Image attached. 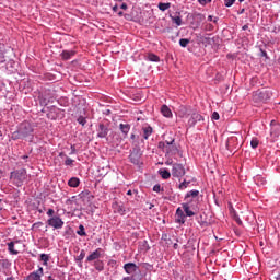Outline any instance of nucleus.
<instances>
[{"label":"nucleus","instance_id":"f257e3e1","mask_svg":"<svg viewBox=\"0 0 280 280\" xmlns=\"http://www.w3.org/2000/svg\"><path fill=\"white\" fill-rule=\"evenodd\" d=\"M33 133L34 127L32 124L24 121L19 126V129L12 133L11 139L14 141L18 139H26V137H32Z\"/></svg>","mask_w":280,"mask_h":280},{"label":"nucleus","instance_id":"f03ea898","mask_svg":"<svg viewBox=\"0 0 280 280\" xmlns=\"http://www.w3.org/2000/svg\"><path fill=\"white\" fill-rule=\"evenodd\" d=\"M141 156H143V152L141 147H139V141H133L129 160L133 165H141Z\"/></svg>","mask_w":280,"mask_h":280},{"label":"nucleus","instance_id":"7ed1b4c3","mask_svg":"<svg viewBox=\"0 0 280 280\" xmlns=\"http://www.w3.org/2000/svg\"><path fill=\"white\" fill-rule=\"evenodd\" d=\"M10 178L16 187H21L27 180V171L25 168L13 171Z\"/></svg>","mask_w":280,"mask_h":280},{"label":"nucleus","instance_id":"20e7f679","mask_svg":"<svg viewBox=\"0 0 280 280\" xmlns=\"http://www.w3.org/2000/svg\"><path fill=\"white\" fill-rule=\"evenodd\" d=\"M270 97H272V92L266 89L258 90L253 94L254 102H267Z\"/></svg>","mask_w":280,"mask_h":280},{"label":"nucleus","instance_id":"39448f33","mask_svg":"<svg viewBox=\"0 0 280 280\" xmlns=\"http://www.w3.org/2000/svg\"><path fill=\"white\" fill-rule=\"evenodd\" d=\"M124 270L127 272V275H141V269H139V266L135 262H127L124 265Z\"/></svg>","mask_w":280,"mask_h":280},{"label":"nucleus","instance_id":"423d86ee","mask_svg":"<svg viewBox=\"0 0 280 280\" xmlns=\"http://www.w3.org/2000/svg\"><path fill=\"white\" fill-rule=\"evenodd\" d=\"M185 174V166L183 164L175 163L172 168V176L175 178H180Z\"/></svg>","mask_w":280,"mask_h":280},{"label":"nucleus","instance_id":"0eeeda50","mask_svg":"<svg viewBox=\"0 0 280 280\" xmlns=\"http://www.w3.org/2000/svg\"><path fill=\"white\" fill-rule=\"evenodd\" d=\"M48 226H52V229H62L65 226V222L60 217H52L47 221Z\"/></svg>","mask_w":280,"mask_h":280},{"label":"nucleus","instance_id":"6e6552de","mask_svg":"<svg viewBox=\"0 0 280 280\" xmlns=\"http://www.w3.org/2000/svg\"><path fill=\"white\" fill-rule=\"evenodd\" d=\"M177 115L182 119H184L185 117H189V115H191V107L185 106V105H179L177 108Z\"/></svg>","mask_w":280,"mask_h":280},{"label":"nucleus","instance_id":"1a4fd4ad","mask_svg":"<svg viewBox=\"0 0 280 280\" xmlns=\"http://www.w3.org/2000/svg\"><path fill=\"white\" fill-rule=\"evenodd\" d=\"M190 118L188 119V126L192 128L195 124H198V121H202L205 118H202V115L198 113H190Z\"/></svg>","mask_w":280,"mask_h":280},{"label":"nucleus","instance_id":"9d476101","mask_svg":"<svg viewBox=\"0 0 280 280\" xmlns=\"http://www.w3.org/2000/svg\"><path fill=\"white\" fill-rule=\"evenodd\" d=\"M97 137L100 139H106L108 137V126L101 122L97 128Z\"/></svg>","mask_w":280,"mask_h":280},{"label":"nucleus","instance_id":"9b49d317","mask_svg":"<svg viewBox=\"0 0 280 280\" xmlns=\"http://www.w3.org/2000/svg\"><path fill=\"white\" fill-rule=\"evenodd\" d=\"M8 58H10L9 50L5 48V45L0 44V62H5Z\"/></svg>","mask_w":280,"mask_h":280},{"label":"nucleus","instance_id":"f8f14e48","mask_svg":"<svg viewBox=\"0 0 280 280\" xmlns=\"http://www.w3.org/2000/svg\"><path fill=\"white\" fill-rule=\"evenodd\" d=\"M43 267H39L37 271L32 272L26 280H42L40 277H43Z\"/></svg>","mask_w":280,"mask_h":280},{"label":"nucleus","instance_id":"ddd939ff","mask_svg":"<svg viewBox=\"0 0 280 280\" xmlns=\"http://www.w3.org/2000/svg\"><path fill=\"white\" fill-rule=\"evenodd\" d=\"M178 152V148L174 144V139L170 141L166 145V154H176Z\"/></svg>","mask_w":280,"mask_h":280},{"label":"nucleus","instance_id":"4468645a","mask_svg":"<svg viewBox=\"0 0 280 280\" xmlns=\"http://www.w3.org/2000/svg\"><path fill=\"white\" fill-rule=\"evenodd\" d=\"M185 212L183 211V209L177 208L176 210V222H178L179 224H185Z\"/></svg>","mask_w":280,"mask_h":280},{"label":"nucleus","instance_id":"2eb2a0df","mask_svg":"<svg viewBox=\"0 0 280 280\" xmlns=\"http://www.w3.org/2000/svg\"><path fill=\"white\" fill-rule=\"evenodd\" d=\"M101 250L102 249H96L91 255H89L88 258H86V261H95V259H100V257L102 255Z\"/></svg>","mask_w":280,"mask_h":280},{"label":"nucleus","instance_id":"dca6fc26","mask_svg":"<svg viewBox=\"0 0 280 280\" xmlns=\"http://www.w3.org/2000/svg\"><path fill=\"white\" fill-rule=\"evenodd\" d=\"M71 56H75V51L73 50H63L61 54V58L63 60H69L71 58Z\"/></svg>","mask_w":280,"mask_h":280},{"label":"nucleus","instance_id":"f3484780","mask_svg":"<svg viewBox=\"0 0 280 280\" xmlns=\"http://www.w3.org/2000/svg\"><path fill=\"white\" fill-rule=\"evenodd\" d=\"M161 113L164 117H172V109H170V107H167V105H163L161 107Z\"/></svg>","mask_w":280,"mask_h":280},{"label":"nucleus","instance_id":"a211bd4d","mask_svg":"<svg viewBox=\"0 0 280 280\" xmlns=\"http://www.w3.org/2000/svg\"><path fill=\"white\" fill-rule=\"evenodd\" d=\"M182 207L188 218H192V215H196V213H194V211L189 209V203H183Z\"/></svg>","mask_w":280,"mask_h":280},{"label":"nucleus","instance_id":"6ab92c4d","mask_svg":"<svg viewBox=\"0 0 280 280\" xmlns=\"http://www.w3.org/2000/svg\"><path fill=\"white\" fill-rule=\"evenodd\" d=\"M119 128H120L122 135H125V137H126V135H128V132H130V125H128V124H120Z\"/></svg>","mask_w":280,"mask_h":280},{"label":"nucleus","instance_id":"aec40b11","mask_svg":"<svg viewBox=\"0 0 280 280\" xmlns=\"http://www.w3.org/2000/svg\"><path fill=\"white\" fill-rule=\"evenodd\" d=\"M69 187H78L80 185V179L77 177H72L68 182Z\"/></svg>","mask_w":280,"mask_h":280},{"label":"nucleus","instance_id":"412c9836","mask_svg":"<svg viewBox=\"0 0 280 280\" xmlns=\"http://www.w3.org/2000/svg\"><path fill=\"white\" fill-rule=\"evenodd\" d=\"M159 174L162 178H164V180H167L172 176V174L167 170H160Z\"/></svg>","mask_w":280,"mask_h":280},{"label":"nucleus","instance_id":"4be33fe9","mask_svg":"<svg viewBox=\"0 0 280 280\" xmlns=\"http://www.w3.org/2000/svg\"><path fill=\"white\" fill-rule=\"evenodd\" d=\"M148 60H150V62H159L161 60V58H159V56H156L155 54L150 52L147 56Z\"/></svg>","mask_w":280,"mask_h":280},{"label":"nucleus","instance_id":"5701e85b","mask_svg":"<svg viewBox=\"0 0 280 280\" xmlns=\"http://www.w3.org/2000/svg\"><path fill=\"white\" fill-rule=\"evenodd\" d=\"M199 194L200 191L198 190H190L189 192L186 194L185 200H187V198H197Z\"/></svg>","mask_w":280,"mask_h":280},{"label":"nucleus","instance_id":"b1692460","mask_svg":"<svg viewBox=\"0 0 280 280\" xmlns=\"http://www.w3.org/2000/svg\"><path fill=\"white\" fill-rule=\"evenodd\" d=\"M8 248L11 255H19V250L14 249V242L8 243Z\"/></svg>","mask_w":280,"mask_h":280},{"label":"nucleus","instance_id":"393cba45","mask_svg":"<svg viewBox=\"0 0 280 280\" xmlns=\"http://www.w3.org/2000/svg\"><path fill=\"white\" fill-rule=\"evenodd\" d=\"M150 135H152V127H144L143 128V138L149 139Z\"/></svg>","mask_w":280,"mask_h":280},{"label":"nucleus","instance_id":"a878e982","mask_svg":"<svg viewBox=\"0 0 280 280\" xmlns=\"http://www.w3.org/2000/svg\"><path fill=\"white\" fill-rule=\"evenodd\" d=\"M143 279V276L142 275H132L130 277H125L124 279L121 280H142Z\"/></svg>","mask_w":280,"mask_h":280},{"label":"nucleus","instance_id":"bb28decb","mask_svg":"<svg viewBox=\"0 0 280 280\" xmlns=\"http://www.w3.org/2000/svg\"><path fill=\"white\" fill-rule=\"evenodd\" d=\"M171 5H172L171 3H163V2H161L159 4V10H161L162 12H165V10H170Z\"/></svg>","mask_w":280,"mask_h":280},{"label":"nucleus","instance_id":"cd10ccee","mask_svg":"<svg viewBox=\"0 0 280 280\" xmlns=\"http://www.w3.org/2000/svg\"><path fill=\"white\" fill-rule=\"evenodd\" d=\"M77 233H78L81 237H86V231L84 230V225L80 224V225H79V231H77Z\"/></svg>","mask_w":280,"mask_h":280},{"label":"nucleus","instance_id":"c85d7f7f","mask_svg":"<svg viewBox=\"0 0 280 280\" xmlns=\"http://www.w3.org/2000/svg\"><path fill=\"white\" fill-rule=\"evenodd\" d=\"M173 23H176L178 26L183 25V20L180 16H172Z\"/></svg>","mask_w":280,"mask_h":280},{"label":"nucleus","instance_id":"c756f323","mask_svg":"<svg viewBox=\"0 0 280 280\" xmlns=\"http://www.w3.org/2000/svg\"><path fill=\"white\" fill-rule=\"evenodd\" d=\"M40 260L44 261V266H47V261H49V256L47 254H42Z\"/></svg>","mask_w":280,"mask_h":280},{"label":"nucleus","instance_id":"7c9ffc66","mask_svg":"<svg viewBox=\"0 0 280 280\" xmlns=\"http://www.w3.org/2000/svg\"><path fill=\"white\" fill-rule=\"evenodd\" d=\"M235 141H237V138L236 137H232L228 140V150L231 148V145H233V143H235Z\"/></svg>","mask_w":280,"mask_h":280},{"label":"nucleus","instance_id":"2f4dec72","mask_svg":"<svg viewBox=\"0 0 280 280\" xmlns=\"http://www.w3.org/2000/svg\"><path fill=\"white\" fill-rule=\"evenodd\" d=\"M189 39H187V38H182L180 40H179V45H180V47H187V45H189Z\"/></svg>","mask_w":280,"mask_h":280},{"label":"nucleus","instance_id":"473e14b6","mask_svg":"<svg viewBox=\"0 0 280 280\" xmlns=\"http://www.w3.org/2000/svg\"><path fill=\"white\" fill-rule=\"evenodd\" d=\"M95 268L102 272V270H104V264L102 261H97L95 262Z\"/></svg>","mask_w":280,"mask_h":280},{"label":"nucleus","instance_id":"72a5a7b5","mask_svg":"<svg viewBox=\"0 0 280 280\" xmlns=\"http://www.w3.org/2000/svg\"><path fill=\"white\" fill-rule=\"evenodd\" d=\"M84 257H86V253L84 252V249H82L80 255L77 258V261H82V259H84Z\"/></svg>","mask_w":280,"mask_h":280},{"label":"nucleus","instance_id":"f704fd0d","mask_svg":"<svg viewBox=\"0 0 280 280\" xmlns=\"http://www.w3.org/2000/svg\"><path fill=\"white\" fill-rule=\"evenodd\" d=\"M78 124H80L81 126H85L86 125V118H84L83 116H80L78 118Z\"/></svg>","mask_w":280,"mask_h":280},{"label":"nucleus","instance_id":"c9c22d12","mask_svg":"<svg viewBox=\"0 0 280 280\" xmlns=\"http://www.w3.org/2000/svg\"><path fill=\"white\" fill-rule=\"evenodd\" d=\"M235 3V0H224L225 8H231Z\"/></svg>","mask_w":280,"mask_h":280},{"label":"nucleus","instance_id":"e433bc0d","mask_svg":"<svg viewBox=\"0 0 280 280\" xmlns=\"http://www.w3.org/2000/svg\"><path fill=\"white\" fill-rule=\"evenodd\" d=\"M250 145L255 150V148H257L259 145V140L253 139L252 142H250Z\"/></svg>","mask_w":280,"mask_h":280},{"label":"nucleus","instance_id":"4c0bfd02","mask_svg":"<svg viewBox=\"0 0 280 280\" xmlns=\"http://www.w3.org/2000/svg\"><path fill=\"white\" fill-rule=\"evenodd\" d=\"M188 185H189V182L184 180L182 184H179V189H187Z\"/></svg>","mask_w":280,"mask_h":280},{"label":"nucleus","instance_id":"58836bf2","mask_svg":"<svg viewBox=\"0 0 280 280\" xmlns=\"http://www.w3.org/2000/svg\"><path fill=\"white\" fill-rule=\"evenodd\" d=\"M117 212L120 213V215H124L126 213V209L124 208V206H118Z\"/></svg>","mask_w":280,"mask_h":280},{"label":"nucleus","instance_id":"ea45409f","mask_svg":"<svg viewBox=\"0 0 280 280\" xmlns=\"http://www.w3.org/2000/svg\"><path fill=\"white\" fill-rule=\"evenodd\" d=\"M162 240H165L167 246H172V238H167V234L163 235Z\"/></svg>","mask_w":280,"mask_h":280},{"label":"nucleus","instance_id":"a19ab883","mask_svg":"<svg viewBox=\"0 0 280 280\" xmlns=\"http://www.w3.org/2000/svg\"><path fill=\"white\" fill-rule=\"evenodd\" d=\"M65 165H73V160L70 158H67L65 161Z\"/></svg>","mask_w":280,"mask_h":280},{"label":"nucleus","instance_id":"79ce46f5","mask_svg":"<svg viewBox=\"0 0 280 280\" xmlns=\"http://www.w3.org/2000/svg\"><path fill=\"white\" fill-rule=\"evenodd\" d=\"M198 3H200V5H207V3H211V0H198Z\"/></svg>","mask_w":280,"mask_h":280},{"label":"nucleus","instance_id":"37998d69","mask_svg":"<svg viewBox=\"0 0 280 280\" xmlns=\"http://www.w3.org/2000/svg\"><path fill=\"white\" fill-rule=\"evenodd\" d=\"M159 148L162 149V150H164V152H166L167 145H165V142H160V143H159Z\"/></svg>","mask_w":280,"mask_h":280},{"label":"nucleus","instance_id":"c03bdc74","mask_svg":"<svg viewBox=\"0 0 280 280\" xmlns=\"http://www.w3.org/2000/svg\"><path fill=\"white\" fill-rule=\"evenodd\" d=\"M212 119H214V120L220 119V114H218V112H213Z\"/></svg>","mask_w":280,"mask_h":280},{"label":"nucleus","instance_id":"a18cd8bd","mask_svg":"<svg viewBox=\"0 0 280 280\" xmlns=\"http://www.w3.org/2000/svg\"><path fill=\"white\" fill-rule=\"evenodd\" d=\"M153 191H161V185L156 184L155 186H153Z\"/></svg>","mask_w":280,"mask_h":280},{"label":"nucleus","instance_id":"49530a36","mask_svg":"<svg viewBox=\"0 0 280 280\" xmlns=\"http://www.w3.org/2000/svg\"><path fill=\"white\" fill-rule=\"evenodd\" d=\"M195 19H198L199 21H203L205 20V15L202 14H196Z\"/></svg>","mask_w":280,"mask_h":280},{"label":"nucleus","instance_id":"de8ad7c7","mask_svg":"<svg viewBox=\"0 0 280 280\" xmlns=\"http://www.w3.org/2000/svg\"><path fill=\"white\" fill-rule=\"evenodd\" d=\"M54 213H55L54 209H49L47 211V215H49L50 218L54 215Z\"/></svg>","mask_w":280,"mask_h":280},{"label":"nucleus","instance_id":"09e8293b","mask_svg":"<svg viewBox=\"0 0 280 280\" xmlns=\"http://www.w3.org/2000/svg\"><path fill=\"white\" fill-rule=\"evenodd\" d=\"M120 8H121V10H128V4L122 3V4L120 5Z\"/></svg>","mask_w":280,"mask_h":280},{"label":"nucleus","instance_id":"8fccbe9b","mask_svg":"<svg viewBox=\"0 0 280 280\" xmlns=\"http://www.w3.org/2000/svg\"><path fill=\"white\" fill-rule=\"evenodd\" d=\"M260 51H261V56H262L264 58H267L268 54H267L264 49H260Z\"/></svg>","mask_w":280,"mask_h":280},{"label":"nucleus","instance_id":"3c124183","mask_svg":"<svg viewBox=\"0 0 280 280\" xmlns=\"http://www.w3.org/2000/svg\"><path fill=\"white\" fill-rule=\"evenodd\" d=\"M130 139H131L132 141H138V140H136V139H137V136H136L135 133H131Z\"/></svg>","mask_w":280,"mask_h":280},{"label":"nucleus","instance_id":"603ef678","mask_svg":"<svg viewBox=\"0 0 280 280\" xmlns=\"http://www.w3.org/2000/svg\"><path fill=\"white\" fill-rule=\"evenodd\" d=\"M119 10V7H117V4H115L114 7H113V12H117Z\"/></svg>","mask_w":280,"mask_h":280},{"label":"nucleus","instance_id":"864d4df0","mask_svg":"<svg viewBox=\"0 0 280 280\" xmlns=\"http://www.w3.org/2000/svg\"><path fill=\"white\" fill-rule=\"evenodd\" d=\"M173 248L176 250L178 248V243L173 244Z\"/></svg>","mask_w":280,"mask_h":280},{"label":"nucleus","instance_id":"5fc2aeb1","mask_svg":"<svg viewBox=\"0 0 280 280\" xmlns=\"http://www.w3.org/2000/svg\"><path fill=\"white\" fill-rule=\"evenodd\" d=\"M125 19H126L127 21H130V15H129V14H125Z\"/></svg>","mask_w":280,"mask_h":280},{"label":"nucleus","instance_id":"6e6d98bb","mask_svg":"<svg viewBox=\"0 0 280 280\" xmlns=\"http://www.w3.org/2000/svg\"><path fill=\"white\" fill-rule=\"evenodd\" d=\"M242 30H243V31L248 30V25H244V26L242 27Z\"/></svg>","mask_w":280,"mask_h":280},{"label":"nucleus","instance_id":"4d7b16f0","mask_svg":"<svg viewBox=\"0 0 280 280\" xmlns=\"http://www.w3.org/2000/svg\"><path fill=\"white\" fill-rule=\"evenodd\" d=\"M127 196H132V190H128Z\"/></svg>","mask_w":280,"mask_h":280},{"label":"nucleus","instance_id":"13d9d810","mask_svg":"<svg viewBox=\"0 0 280 280\" xmlns=\"http://www.w3.org/2000/svg\"><path fill=\"white\" fill-rule=\"evenodd\" d=\"M118 16H124V12H122V11H119V12H118Z\"/></svg>","mask_w":280,"mask_h":280},{"label":"nucleus","instance_id":"bf43d9fd","mask_svg":"<svg viewBox=\"0 0 280 280\" xmlns=\"http://www.w3.org/2000/svg\"><path fill=\"white\" fill-rule=\"evenodd\" d=\"M166 165H172V161L167 160Z\"/></svg>","mask_w":280,"mask_h":280},{"label":"nucleus","instance_id":"052dcab7","mask_svg":"<svg viewBox=\"0 0 280 280\" xmlns=\"http://www.w3.org/2000/svg\"><path fill=\"white\" fill-rule=\"evenodd\" d=\"M202 40H210V38L209 37H202Z\"/></svg>","mask_w":280,"mask_h":280},{"label":"nucleus","instance_id":"680f3d73","mask_svg":"<svg viewBox=\"0 0 280 280\" xmlns=\"http://www.w3.org/2000/svg\"><path fill=\"white\" fill-rule=\"evenodd\" d=\"M244 12H245V10L242 9V10L238 12V14H244Z\"/></svg>","mask_w":280,"mask_h":280},{"label":"nucleus","instance_id":"e2e57ef3","mask_svg":"<svg viewBox=\"0 0 280 280\" xmlns=\"http://www.w3.org/2000/svg\"><path fill=\"white\" fill-rule=\"evenodd\" d=\"M208 21H213V16L210 15V16L208 18Z\"/></svg>","mask_w":280,"mask_h":280},{"label":"nucleus","instance_id":"0e129e2a","mask_svg":"<svg viewBox=\"0 0 280 280\" xmlns=\"http://www.w3.org/2000/svg\"><path fill=\"white\" fill-rule=\"evenodd\" d=\"M7 280H14V277H9L7 278Z\"/></svg>","mask_w":280,"mask_h":280},{"label":"nucleus","instance_id":"69168bd1","mask_svg":"<svg viewBox=\"0 0 280 280\" xmlns=\"http://www.w3.org/2000/svg\"><path fill=\"white\" fill-rule=\"evenodd\" d=\"M276 280H280V273L276 277Z\"/></svg>","mask_w":280,"mask_h":280},{"label":"nucleus","instance_id":"338daca9","mask_svg":"<svg viewBox=\"0 0 280 280\" xmlns=\"http://www.w3.org/2000/svg\"><path fill=\"white\" fill-rule=\"evenodd\" d=\"M59 156H67L65 153H60Z\"/></svg>","mask_w":280,"mask_h":280},{"label":"nucleus","instance_id":"774afa93","mask_svg":"<svg viewBox=\"0 0 280 280\" xmlns=\"http://www.w3.org/2000/svg\"><path fill=\"white\" fill-rule=\"evenodd\" d=\"M275 124H276L275 120H271V126H275Z\"/></svg>","mask_w":280,"mask_h":280}]
</instances>
